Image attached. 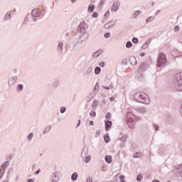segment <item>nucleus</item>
Wrapping results in <instances>:
<instances>
[{
  "instance_id": "nucleus-28",
  "label": "nucleus",
  "mask_w": 182,
  "mask_h": 182,
  "mask_svg": "<svg viewBox=\"0 0 182 182\" xmlns=\"http://www.w3.org/2000/svg\"><path fill=\"white\" fill-rule=\"evenodd\" d=\"M140 14H141L140 11H134V14L132 15V18H134V19H136V18H137L139 15H140Z\"/></svg>"
},
{
  "instance_id": "nucleus-35",
  "label": "nucleus",
  "mask_w": 182,
  "mask_h": 182,
  "mask_svg": "<svg viewBox=\"0 0 182 182\" xmlns=\"http://www.w3.org/2000/svg\"><path fill=\"white\" fill-rule=\"evenodd\" d=\"M151 21H154V17H153V16H149V17L146 20V23H149V22H151Z\"/></svg>"
},
{
  "instance_id": "nucleus-23",
  "label": "nucleus",
  "mask_w": 182,
  "mask_h": 182,
  "mask_svg": "<svg viewBox=\"0 0 182 182\" xmlns=\"http://www.w3.org/2000/svg\"><path fill=\"white\" fill-rule=\"evenodd\" d=\"M16 90L18 92H22V90H23V85L22 84H18L16 87Z\"/></svg>"
},
{
  "instance_id": "nucleus-51",
  "label": "nucleus",
  "mask_w": 182,
  "mask_h": 182,
  "mask_svg": "<svg viewBox=\"0 0 182 182\" xmlns=\"http://www.w3.org/2000/svg\"><path fill=\"white\" fill-rule=\"evenodd\" d=\"M122 65H127V59L124 58L122 61Z\"/></svg>"
},
{
  "instance_id": "nucleus-60",
  "label": "nucleus",
  "mask_w": 182,
  "mask_h": 182,
  "mask_svg": "<svg viewBox=\"0 0 182 182\" xmlns=\"http://www.w3.org/2000/svg\"><path fill=\"white\" fill-rule=\"evenodd\" d=\"M161 10H158V11L155 13L156 16H157V15H159V14H161Z\"/></svg>"
},
{
  "instance_id": "nucleus-39",
  "label": "nucleus",
  "mask_w": 182,
  "mask_h": 182,
  "mask_svg": "<svg viewBox=\"0 0 182 182\" xmlns=\"http://www.w3.org/2000/svg\"><path fill=\"white\" fill-rule=\"evenodd\" d=\"M60 112L62 114H63V113H65V112H66V107H62L60 109Z\"/></svg>"
},
{
  "instance_id": "nucleus-52",
  "label": "nucleus",
  "mask_w": 182,
  "mask_h": 182,
  "mask_svg": "<svg viewBox=\"0 0 182 182\" xmlns=\"http://www.w3.org/2000/svg\"><path fill=\"white\" fill-rule=\"evenodd\" d=\"M174 31H175V32H178V31H180V26H176L174 27Z\"/></svg>"
},
{
  "instance_id": "nucleus-57",
  "label": "nucleus",
  "mask_w": 182,
  "mask_h": 182,
  "mask_svg": "<svg viewBox=\"0 0 182 182\" xmlns=\"http://www.w3.org/2000/svg\"><path fill=\"white\" fill-rule=\"evenodd\" d=\"M39 173H41V168L38 169V170L35 172L36 176H38V174H39Z\"/></svg>"
},
{
  "instance_id": "nucleus-4",
  "label": "nucleus",
  "mask_w": 182,
  "mask_h": 182,
  "mask_svg": "<svg viewBox=\"0 0 182 182\" xmlns=\"http://www.w3.org/2000/svg\"><path fill=\"white\" fill-rule=\"evenodd\" d=\"M134 119L139 120L140 117H136L132 112L127 113V123L129 129H134Z\"/></svg>"
},
{
  "instance_id": "nucleus-24",
  "label": "nucleus",
  "mask_w": 182,
  "mask_h": 182,
  "mask_svg": "<svg viewBox=\"0 0 182 182\" xmlns=\"http://www.w3.org/2000/svg\"><path fill=\"white\" fill-rule=\"evenodd\" d=\"M104 140L105 143H109L110 141V136H109V134L104 135Z\"/></svg>"
},
{
  "instance_id": "nucleus-43",
  "label": "nucleus",
  "mask_w": 182,
  "mask_h": 182,
  "mask_svg": "<svg viewBox=\"0 0 182 182\" xmlns=\"http://www.w3.org/2000/svg\"><path fill=\"white\" fill-rule=\"evenodd\" d=\"M4 174H5V171L0 169V180H1V177H4Z\"/></svg>"
},
{
  "instance_id": "nucleus-48",
  "label": "nucleus",
  "mask_w": 182,
  "mask_h": 182,
  "mask_svg": "<svg viewBox=\"0 0 182 182\" xmlns=\"http://www.w3.org/2000/svg\"><path fill=\"white\" fill-rule=\"evenodd\" d=\"M154 127L156 132H159V125L154 124Z\"/></svg>"
},
{
  "instance_id": "nucleus-16",
  "label": "nucleus",
  "mask_w": 182,
  "mask_h": 182,
  "mask_svg": "<svg viewBox=\"0 0 182 182\" xmlns=\"http://www.w3.org/2000/svg\"><path fill=\"white\" fill-rule=\"evenodd\" d=\"M177 170V176H179V177H182V164H180L176 168Z\"/></svg>"
},
{
  "instance_id": "nucleus-59",
  "label": "nucleus",
  "mask_w": 182,
  "mask_h": 182,
  "mask_svg": "<svg viewBox=\"0 0 182 182\" xmlns=\"http://www.w3.org/2000/svg\"><path fill=\"white\" fill-rule=\"evenodd\" d=\"M151 41H152V38H149V39L146 41V43H148V45H149V43H150V42H151Z\"/></svg>"
},
{
  "instance_id": "nucleus-63",
  "label": "nucleus",
  "mask_w": 182,
  "mask_h": 182,
  "mask_svg": "<svg viewBox=\"0 0 182 182\" xmlns=\"http://www.w3.org/2000/svg\"><path fill=\"white\" fill-rule=\"evenodd\" d=\"M114 100V97H109V101L110 102H113Z\"/></svg>"
},
{
  "instance_id": "nucleus-25",
  "label": "nucleus",
  "mask_w": 182,
  "mask_h": 182,
  "mask_svg": "<svg viewBox=\"0 0 182 182\" xmlns=\"http://www.w3.org/2000/svg\"><path fill=\"white\" fill-rule=\"evenodd\" d=\"M1 167H3V168H8V167H9V161H6L4 162L1 165Z\"/></svg>"
},
{
  "instance_id": "nucleus-44",
  "label": "nucleus",
  "mask_w": 182,
  "mask_h": 182,
  "mask_svg": "<svg viewBox=\"0 0 182 182\" xmlns=\"http://www.w3.org/2000/svg\"><path fill=\"white\" fill-rule=\"evenodd\" d=\"M104 37L105 38V39H109V38H110V33H105Z\"/></svg>"
},
{
  "instance_id": "nucleus-34",
  "label": "nucleus",
  "mask_w": 182,
  "mask_h": 182,
  "mask_svg": "<svg viewBox=\"0 0 182 182\" xmlns=\"http://www.w3.org/2000/svg\"><path fill=\"white\" fill-rule=\"evenodd\" d=\"M52 127H46L45 130L43 131V134H46V133H49L50 132V129Z\"/></svg>"
},
{
  "instance_id": "nucleus-46",
  "label": "nucleus",
  "mask_w": 182,
  "mask_h": 182,
  "mask_svg": "<svg viewBox=\"0 0 182 182\" xmlns=\"http://www.w3.org/2000/svg\"><path fill=\"white\" fill-rule=\"evenodd\" d=\"M100 133H102V132L100 131V129H97V130L96 131L95 137H99Z\"/></svg>"
},
{
  "instance_id": "nucleus-13",
  "label": "nucleus",
  "mask_w": 182,
  "mask_h": 182,
  "mask_svg": "<svg viewBox=\"0 0 182 182\" xmlns=\"http://www.w3.org/2000/svg\"><path fill=\"white\" fill-rule=\"evenodd\" d=\"M148 68H149V63H144L140 65V66L139 68V70H141V72H143L144 70H147Z\"/></svg>"
},
{
  "instance_id": "nucleus-41",
  "label": "nucleus",
  "mask_w": 182,
  "mask_h": 182,
  "mask_svg": "<svg viewBox=\"0 0 182 182\" xmlns=\"http://www.w3.org/2000/svg\"><path fill=\"white\" fill-rule=\"evenodd\" d=\"M90 116H91V117H96V112L95 111H92L90 113Z\"/></svg>"
},
{
  "instance_id": "nucleus-55",
  "label": "nucleus",
  "mask_w": 182,
  "mask_h": 182,
  "mask_svg": "<svg viewBox=\"0 0 182 182\" xmlns=\"http://www.w3.org/2000/svg\"><path fill=\"white\" fill-rule=\"evenodd\" d=\"M87 182H93V178H92L91 177H88L87 178Z\"/></svg>"
},
{
  "instance_id": "nucleus-42",
  "label": "nucleus",
  "mask_w": 182,
  "mask_h": 182,
  "mask_svg": "<svg viewBox=\"0 0 182 182\" xmlns=\"http://www.w3.org/2000/svg\"><path fill=\"white\" fill-rule=\"evenodd\" d=\"M119 180H120V182H126V181H124V175L119 176Z\"/></svg>"
},
{
  "instance_id": "nucleus-38",
  "label": "nucleus",
  "mask_w": 182,
  "mask_h": 182,
  "mask_svg": "<svg viewBox=\"0 0 182 182\" xmlns=\"http://www.w3.org/2000/svg\"><path fill=\"white\" fill-rule=\"evenodd\" d=\"M60 83V82L59 81H58V80L54 81L53 82V87H58V86H59Z\"/></svg>"
},
{
  "instance_id": "nucleus-5",
  "label": "nucleus",
  "mask_w": 182,
  "mask_h": 182,
  "mask_svg": "<svg viewBox=\"0 0 182 182\" xmlns=\"http://www.w3.org/2000/svg\"><path fill=\"white\" fill-rule=\"evenodd\" d=\"M166 63H167V57L164 53H159L157 59V68H164Z\"/></svg>"
},
{
  "instance_id": "nucleus-22",
  "label": "nucleus",
  "mask_w": 182,
  "mask_h": 182,
  "mask_svg": "<svg viewBox=\"0 0 182 182\" xmlns=\"http://www.w3.org/2000/svg\"><path fill=\"white\" fill-rule=\"evenodd\" d=\"M142 153L141 151L136 152L133 154L134 159H140L141 157Z\"/></svg>"
},
{
  "instance_id": "nucleus-12",
  "label": "nucleus",
  "mask_w": 182,
  "mask_h": 182,
  "mask_svg": "<svg viewBox=\"0 0 182 182\" xmlns=\"http://www.w3.org/2000/svg\"><path fill=\"white\" fill-rule=\"evenodd\" d=\"M102 53H103V50H98L92 54V57L93 59H96V58H99Z\"/></svg>"
},
{
  "instance_id": "nucleus-11",
  "label": "nucleus",
  "mask_w": 182,
  "mask_h": 182,
  "mask_svg": "<svg viewBox=\"0 0 182 182\" xmlns=\"http://www.w3.org/2000/svg\"><path fill=\"white\" fill-rule=\"evenodd\" d=\"M105 131L109 132L112 126H113V122L110 120L105 121Z\"/></svg>"
},
{
  "instance_id": "nucleus-31",
  "label": "nucleus",
  "mask_w": 182,
  "mask_h": 182,
  "mask_svg": "<svg viewBox=\"0 0 182 182\" xmlns=\"http://www.w3.org/2000/svg\"><path fill=\"white\" fill-rule=\"evenodd\" d=\"M133 46V43H132V41H127L126 43V48L127 49H130Z\"/></svg>"
},
{
  "instance_id": "nucleus-19",
  "label": "nucleus",
  "mask_w": 182,
  "mask_h": 182,
  "mask_svg": "<svg viewBox=\"0 0 182 182\" xmlns=\"http://www.w3.org/2000/svg\"><path fill=\"white\" fill-rule=\"evenodd\" d=\"M95 8H96V6H95V4H90L88 6V12H93L95 11Z\"/></svg>"
},
{
  "instance_id": "nucleus-53",
  "label": "nucleus",
  "mask_w": 182,
  "mask_h": 182,
  "mask_svg": "<svg viewBox=\"0 0 182 182\" xmlns=\"http://www.w3.org/2000/svg\"><path fill=\"white\" fill-rule=\"evenodd\" d=\"M105 65L106 63H105V62L102 61L100 63V66H101V68H105Z\"/></svg>"
},
{
  "instance_id": "nucleus-18",
  "label": "nucleus",
  "mask_w": 182,
  "mask_h": 182,
  "mask_svg": "<svg viewBox=\"0 0 182 182\" xmlns=\"http://www.w3.org/2000/svg\"><path fill=\"white\" fill-rule=\"evenodd\" d=\"M57 50L58 52H60V53H62L63 50V43H58V45L57 46Z\"/></svg>"
},
{
  "instance_id": "nucleus-36",
  "label": "nucleus",
  "mask_w": 182,
  "mask_h": 182,
  "mask_svg": "<svg viewBox=\"0 0 182 182\" xmlns=\"http://www.w3.org/2000/svg\"><path fill=\"white\" fill-rule=\"evenodd\" d=\"M136 180L137 181H141V180H143V176H141V174L137 175Z\"/></svg>"
},
{
  "instance_id": "nucleus-20",
  "label": "nucleus",
  "mask_w": 182,
  "mask_h": 182,
  "mask_svg": "<svg viewBox=\"0 0 182 182\" xmlns=\"http://www.w3.org/2000/svg\"><path fill=\"white\" fill-rule=\"evenodd\" d=\"M84 159L85 163H89L92 160V156L90 155H86L85 157H82Z\"/></svg>"
},
{
  "instance_id": "nucleus-32",
  "label": "nucleus",
  "mask_w": 182,
  "mask_h": 182,
  "mask_svg": "<svg viewBox=\"0 0 182 182\" xmlns=\"http://www.w3.org/2000/svg\"><path fill=\"white\" fill-rule=\"evenodd\" d=\"M106 120H110L112 119V114L110 112H107L105 116Z\"/></svg>"
},
{
  "instance_id": "nucleus-45",
  "label": "nucleus",
  "mask_w": 182,
  "mask_h": 182,
  "mask_svg": "<svg viewBox=\"0 0 182 182\" xmlns=\"http://www.w3.org/2000/svg\"><path fill=\"white\" fill-rule=\"evenodd\" d=\"M97 16H99V14L96 11H95L92 15V18H97Z\"/></svg>"
},
{
  "instance_id": "nucleus-49",
  "label": "nucleus",
  "mask_w": 182,
  "mask_h": 182,
  "mask_svg": "<svg viewBox=\"0 0 182 182\" xmlns=\"http://www.w3.org/2000/svg\"><path fill=\"white\" fill-rule=\"evenodd\" d=\"M106 2V0H100V5L101 6H103V5H105V3Z\"/></svg>"
},
{
  "instance_id": "nucleus-2",
  "label": "nucleus",
  "mask_w": 182,
  "mask_h": 182,
  "mask_svg": "<svg viewBox=\"0 0 182 182\" xmlns=\"http://www.w3.org/2000/svg\"><path fill=\"white\" fill-rule=\"evenodd\" d=\"M134 100L138 103H143L144 105H149L150 103V99L149 95L144 92H136L134 95Z\"/></svg>"
},
{
  "instance_id": "nucleus-61",
  "label": "nucleus",
  "mask_w": 182,
  "mask_h": 182,
  "mask_svg": "<svg viewBox=\"0 0 182 182\" xmlns=\"http://www.w3.org/2000/svg\"><path fill=\"white\" fill-rule=\"evenodd\" d=\"M80 123H81V121H80V119H79L76 127H79V126H80Z\"/></svg>"
},
{
  "instance_id": "nucleus-10",
  "label": "nucleus",
  "mask_w": 182,
  "mask_h": 182,
  "mask_svg": "<svg viewBox=\"0 0 182 182\" xmlns=\"http://www.w3.org/2000/svg\"><path fill=\"white\" fill-rule=\"evenodd\" d=\"M59 181V172L55 171L53 173L51 176V182H58Z\"/></svg>"
},
{
  "instance_id": "nucleus-21",
  "label": "nucleus",
  "mask_w": 182,
  "mask_h": 182,
  "mask_svg": "<svg viewBox=\"0 0 182 182\" xmlns=\"http://www.w3.org/2000/svg\"><path fill=\"white\" fill-rule=\"evenodd\" d=\"M105 159V161L107 163L110 164L112 161V156H110V155H106Z\"/></svg>"
},
{
  "instance_id": "nucleus-47",
  "label": "nucleus",
  "mask_w": 182,
  "mask_h": 182,
  "mask_svg": "<svg viewBox=\"0 0 182 182\" xmlns=\"http://www.w3.org/2000/svg\"><path fill=\"white\" fill-rule=\"evenodd\" d=\"M105 18H109V16H110V11H107L105 14Z\"/></svg>"
},
{
  "instance_id": "nucleus-17",
  "label": "nucleus",
  "mask_w": 182,
  "mask_h": 182,
  "mask_svg": "<svg viewBox=\"0 0 182 182\" xmlns=\"http://www.w3.org/2000/svg\"><path fill=\"white\" fill-rule=\"evenodd\" d=\"M77 177H79V175L77 174V172H74L71 175V180H72V181H76V180H77Z\"/></svg>"
},
{
  "instance_id": "nucleus-37",
  "label": "nucleus",
  "mask_w": 182,
  "mask_h": 182,
  "mask_svg": "<svg viewBox=\"0 0 182 182\" xmlns=\"http://www.w3.org/2000/svg\"><path fill=\"white\" fill-rule=\"evenodd\" d=\"M32 139H33V134L32 132H31L28 135V139L29 141H31V140H32Z\"/></svg>"
},
{
  "instance_id": "nucleus-58",
  "label": "nucleus",
  "mask_w": 182,
  "mask_h": 182,
  "mask_svg": "<svg viewBox=\"0 0 182 182\" xmlns=\"http://www.w3.org/2000/svg\"><path fill=\"white\" fill-rule=\"evenodd\" d=\"M103 89H105V90H110V87L107 86H103Z\"/></svg>"
},
{
  "instance_id": "nucleus-8",
  "label": "nucleus",
  "mask_w": 182,
  "mask_h": 182,
  "mask_svg": "<svg viewBox=\"0 0 182 182\" xmlns=\"http://www.w3.org/2000/svg\"><path fill=\"white\" fill-rule=\"evenodd\" d=\"M41 15H42V13L40 12L37 9H34L31 11V16L33 18H39Z\"/></svg>"
},
{
  "instance_id": "nucleus-7",
  "label": "nucleus",
  "mask_w": 182,
  "mask_h": 182,
  "mask_svg": "<svg viewBox=\"0 0 182 182\" xmlns=\"http://www.w3.org/2000/svg\"><path fill=\"white\" fill-rule=\"evenodd\" d=\"M119 8H120V1L119 0L114 1L112 4V11L117 12V11H119Z\"/></svg>"
},
{
  "instance_id": "nucleus-29",
  "label": "nucleus",
  "mask_w": 182,
  "mask_h": 182,
  "mask_svg": "<svg viewBox=\"0 0 182 182\" xmlns=\"http://www.w3.org/2000/svg\"><path fill=\"white\" fill-rule=\"evenodd\" d=\"M99 105V102L97 100H94L92 104V107L95 109H96L97 106Z\"/></svg>"
},
{
  "instance_id": "nucleus-1",
  "label": "nucleus",
  "mask_w": 182,
  "mask_h": 182,
  "mask_svg": "<svg viewBox=\"0 0 182 182\" xmlns=\"http://www.w3.org/2000/svg\"><path fill=\"white\" fill-rule=\"evenodd\" d=\"M87 29H89V26L86 22H81L77 27V31L81 33L80 36V43H84L87 39H89V33H87Z\"/></svg>"
},
{
  "instance_id": "nucleus-54",
  "label": "nucleus",
  "mask_w": 182,
  "mask_h": 182,
  "mask_svg": "<svg viewBox=\"0 0 182 182\" xmlns=\"http://www.w3.org/2000/svg\"><path fill=\"white\" fill-rule=\"evenodd\" d=\"M99 89V83H96L95 87H94V90H97Z\"/></svg>"
},
{
  "instance_id": "nucleus-56",
  "label": "nucleus",
  "mask_w": 182,
  "mask_h": 182,
  "mask_svg": "<svg viewBox=\"0 0 182 182\" xmlns=\"http://www.w3.org/2000/svg\"><path fill=\"white\" fill-rule=\"evenodd\" d=\"M28 21H29V18L28 17H25L23 23H27Z\"/></svg>"
},
{
  "instance_id": "nucleus-27",
  "label": "nucleus",
  "mask_w": 182,
  "mask_h": 182,
  "mask_svg": "<svg viewBox=\"0 0 182 182\" xmlns=\"http://www.w3.org/2000/svg\"><path fill=\"white\" fill-rule=\"evenodd\" d=\"M100 72H102V68L100 67H96L95 68V75H99V73H100Z\"/></svg>"
},
{
  "instance_id": "nucleus-30",
  "label": "nucleus",
  "mask_w": 182,
  "mask_h": 182,
  "mask_svg": "<svg viewBox=\"0 0 182 182\" xmlns=\"http://www.w3.org/2000/svg\"><path fill=\"white\" fill-rule=\"evenodd\" d=\"M127 139H128V136L126 134H124L121 138H119V140H121V141H124V143L127 141Z\"/></svg>"
},
{
  "instance_id": "nucleus-14",
  "label": "nucleus",
  "mask_w": 182,
  "mask_h": 182,
  "mask_svg": "<svg viewBox=\"0 0 182 182\" xmlns=\"http://www.w3.org/2000/svg\"><path fill=\"white\" fill-rule=\"evenodd\" d=\"M129 63L133 65V66H136V65H137V60L136 59V57H134V56L129 57Z\"/></svg>"
},
{
  "instance_id": "nucleus-9",
  "label": "nucleus",
  "mask_w": 182,
  "mask_h": 182,
  "mask_svg": "<svg viewBox=\"0 0 182 182\" xmlns=\"http://www.w3.org/2000/svg\"><path fill=\"white\" fill-rule=\"evenodd\" d=\"M115 23L116 21L111 20L105 24L104 28L105 29H110V28H112V26H114Z\"/></svg>"
},
{
  "instance_id": "nucleus-62",
  "label": "nucleus",
  "mask_w": 182,
  "mask_h": 182,
  "mask_svg": "<svg viewBox=\"0 0 182 182\" xmlns=\"http://www.w3.org/2000/svg\"><path fill=\"white\" fill-rule=\"evenodd\" d=\"M144 55H145L144 53H139V56H141V58H143L144 56Z\"/></svg>"
},
{
  "instance_id": "nucleus-50",
  "label": "nucleus",
  "mask_w": 182,
  "mask_h": 182,
  "mask_svg": "<svg viewBox=\"0 0 182 182\" xmlns=\"http://www.w3.org/2000/svg\"><path fill=\"white\" fill-rule=\"evenodd\" d=\"M149 46V43H145L143 46H142V49H147V47Z\"/></svg>"
},
{
  "instance_id": "nucleus-15",
  "label": "nucleus",
  "mask_w": 182,
  "mask_h": 182,
  "mask_svg": "<svg viewBox=\"0 0 182 182\" xmlns=\"http://www.w3.org/2000/svg\"><path fill=\"white\" fill-rule=\"evenodd\" d=\"M88 154H89V149L86 147H84L81 153V157H86V156H88L87 155Z\"/></svg>"
},
{
  "instance_id": "nucleus-3",
  "label": "nucleus",
  "mask_w": 182,
  "mask_h": 182,
  "mask_svg": "<svg viewBox=\"0 0 182 182\" xmlns=\"http://www.w3.org/2000/svg\"><path fill=\"white\" fill-rule=\"evenodd\" d=\"M173 85L178 92H182V73H178L174 75Z\"/></svg>"
},
{
  "instance_id": "nucleus-40",
  "label": "nucleus",
  "mask_w": 182,
  "mask_h": 182,
  "mask_svg": "<svg viewBox=\"0 0 182 182\" xmlns=\"http://www.w3.org/2000/svg\"><path fill=\"white\" fill-rule=\"evenodd\" d=\"M132 42H133V43H139V38L134 37L132 38Z\"/></svg>"
},
{
  "instance_id": "nucleus-26",
  "label": "nucleus",
  "mask_w": 182,
  "mask_h": 182,
  "mask_svg": "<svg viewBox=\"0 0 182 182\" xmlns=\"http://www.w3.org/2000/svg\"><path fill=\"white\" fill-rule=\"evenodd\" d=\"M11 12H8L5 16H4V21H9L11 19Z\"/></svg>"
},
{
  "instance_id": "nucleus-64",
  "label": "nucleus",
  "mask_w": 182,
  "mask_h": 182,
  "mask_svg": "<svg viewBox=\"0 0 182 182\" xmlns=\"http://www.w3.org/2000/svg\"><path fill=\"white\" fill-rule=\"evenodd\" d=\"M27 182H34V181L32 178H30V179L28 180Z\"/></svg>"
},
{
  "instance_id": "nucleus-33",
  "label": "nucleus",
  "mask_w": 182,
  "mask_h": 182,
  "mask_svg": "<svg viewBox=\"0 0 182 182\" xmlns=\"http://www.w3.org/2000/svg\"><path fill=\"white\" fill-rule=\"evenodd\" d=\"M93 70V68L90 67L87 69L85 74L86 75H90V73H92V71Z\"/></svg>"
},
{
  "instance_id": "nucleus-6",
  "label": "nucleus",
  "mask_w": 182,
  "mask_h": 182,
  "mask_svg": "<svg viewBox=\"0 0 182 182\" xmlns=\"http://www.w3.org/2000/svg\"><path fill=\"white\" fill-rule=\"evenodd\" d=\"M18 80V76L16 75H13L11 77L9 78V86H14L16 83V81Z\"/></svg>"
}]
</instances>
